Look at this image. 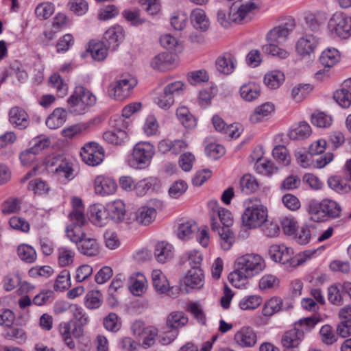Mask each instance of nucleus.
Segmentation results:
<instances>
[{"instance_id":"f257e3e1","label":"nucleus","mask_w":351,"mask_h":351,"mask_svg":"<svg viewBox=\"0 0 351 351\" xmlns=\"http://www.w3.org/2000/svg\"><path fill=\"white\" fill-rule=\"evenodd\" d=\"M234 270L228 276L232 286L241 289L248 284V279L258 274L265 267L264 259L258 254H247L239 257Z\"/></svg>"},{"instance_id":"f03ea898","label":"nucleus","mask_w":351,"mask_h":351,"mask_svg":"<svg viewBox=\"0 0 351 351\" xmlns=\"http://www.w3.org/2000/svg\"><path fill=\"white\" fill-rule=\"evenodd\" d=\"M84 227L68 226L66 230V236L72 242L77 243L81 254L86 256H96L100 252L99 245L95 239L86 235Z\"/></svg>"},{"instance_id":"7ed1b4c3","label":"nucleus","mask_w":351,"mask_h":351,"mask_svg":"<svg viewBox=\"0 0 351 351\" xmlns=\"http://www.w3.org/2000/svg\"><path fill=\"white\" fill-rule=\"evenodd\" d=\"M95 95L86 87L78 85L67 100L69 110L75 114H83L96 104Z\"/></svg>"},{"instance_id":"20e7f679","label":"nucleus","mask_w":351,"mask_h":351,"mask_svg":"<svg viewBox=\"0 0 351 351\" xmlns=\"http://www.w3.org/2000/svg\"><path fill=\"white\" fill-rule=\"evenodd\" d=\"M311 219L314 221H324L325 217L336 219L341 216V207L337 202L324 199L320 202L312 201L307 208Z\"/></svg>"},{"instance_id":"39448f33","label":"nucleus","mask_w":351,"mask_h":351,"mask_svg":"<svg viewBox=\"0 0 351 351\" xmlns=\"http://www.w3.org/2000/svg\"><path fill=\"white\" fill-rule=\"evenodd\" d=\"M267 208L259 199L250 200L248 206L242 215L243 225L248 228H256L262 226L268 217Z\"/></svg>"},{"instance_id":"423d86ee","label":"nucleus","mask_w":351,"mask_h":351,"mask_svg":"<svg viewBox=\"0 0 351 351\" xmlns=\"http://www.w3.org/2000/svg\"><path fill=\"white\" fill-rule=\"evenodd\" d=\"M256 8L254 2L249 1L241 4L239 7H231L228 12L219 9L217 13L218 22L224 27H228L232 22L241 23L250 12Z\"/></svg>"},{"instance_id":"0eeeda50","label":"nucleus","mask_w":351,"mask_h":351,"mask_svg":"<svg viewBox=\"0 0 351 351\" xmlns=\"http://www.w3.org/2000/svg\"><path fill=\"white\" fill-rule=\"evenodd\" d=\"M154 153V147L151 143L148 142L136 143L133 148L132 159L130 160V166L139 169L147 167L151 163Z\"/></svg>"},{"instance_id":"6e6552de","label":"nucleus","mask_w":351,"mask_h":351,"mask_svg":"<svg viewBox=\"0 0 351 351\" xmlns=\"http://www.w3.org/2000/svg\"><path fill=\"white\" fill-rule=\"evenodd\" d=\"M328 29L342 39L351 36V16H347L341 12L335 13L328 21Z\"/></svg>"},{"instance_id":"1a4fd4ad","label":"nucleus","mask_w":351,"mask_h":351,"mask_svg":"<svg viewBox=\"0 0 351 351\" xmlns=\"http://www.w3.org/2000/svg\"><path fill=\"white\" fill-rule=\"evenodd\" d=\"M137 84L136 80L130 76H122L109 86L108 93L111 97L117 100H123L128 97L131 90Z\"/></svg>"},{"instance_id":"9d476101","label":"nucleus","mask_w":351,"mask_h":351,"mask_svg":"<svg viewBox=\"0 0 351 351\" xmlns=\"http://www.w3.org/2000/svg\"><path fill=\"white\" fill-rule=\"evenodd\" d=\"M80 155L82 160L90 166L99 165L104 158V150L97 143L91 142L84 145Z\"/></svg>"},{"instance_id":"9b49d317","label":"nucleus","mask_w":351,"mask_h":351,"mask_svg":"<svg viewBox=\"0 0 351 351\" xmlns=\"http://www.w3.org/2000/svg\"><path fill=\"white\" fill-rule=\"evenodd\" d=\"M295 27V20L290 19L286 23L274 27L267 34V42L278 44L286 42Z\"/></svg>"},{"instance_id":"f8f14e48","label":"nucleus","mask_w":351,"mask_h":351,"mask_svg":"<svg viewBox=\"0 0 351 351\" xmlns=\"http://www.w3.org/2000/svg\"><path fill=\"white\" fill-rule=\"evenodd\" d=\"M183 83L177 81L167 85L163 93L158 98L157 104L164 109L169 108L174 103V97L178 95L182 91Z\"/></svg>"},{"instance_id":"ddd939ff","label":"nucleus","mask_w":351,"mask_h":351,"mask_svg":"<svg viewBox=\"0 0 351 351\" xmlns=\"http://www.w3.org/2000/svg\"><path fill=\"white\" fill-rule=\"evenodd\" d=\"M319 38L312 34H305L298 39L295 48L300 56H310L314 53L319 45Z\"/></svg>"},{"instance_id":"4468645a","label":"nucleus","mask_w":351,"mask_h":351,"mask_svg":"<svg viewBox=\"0 0 351 351\" xmlns=\"http://www.w3.org/2000/svg\"><path fill=\"white\" fill-rule=\"evenodd\" d=\"M50 141L48 138H43L36 141L34 145L21 152L19 155L20 160L23 165H27L33 162L36 156L43 149L49 147Z\"/></svg>"},{"instance_id":"2eb2a0df","label":"nucleus","mask_w":351,"mask_h":351,"mask_svg":"<svg viewBox=\"0 0 351 351\" xmlns=\"http://www.w3.org/2000/svg\"><path fill=\"white\" fill-rule=\"evenodd\" d=\"M183 285L186 293L191 289H199L204 285V274L201 267L191 268L183 279Z\"/></svg>"},{"instance_id":"dca6fc26","label":"nucleus","mask_w":351,"mask_h":351,"mask_svg":"<svg viewBox=\"0 0 351 351\" xmlns=\"http://www.w3.org/2000/svg\"><path fill=\"white\" fill-rule=\"evenodd\" d=\"M282 250L280 252V256L278 259V263L282 264H289L291 266H298L306 260L307 258H310L313 253L308 251H305L303 254H298L293 256V250L291 247H287L282 245Z\"/></svg>"},{"instance_id":"f3484780","label":"nucleus","mask_w":351,"mask_h":351,"mask_svg":"<svg viewBox=\"0 0 351 351\" xmlns=\"http://www.w3.org/2000/svg\"><path fill=\"white\" fill-rule=\"evenodd\" d=\"M124 38L123 28L120 25H114L106 31L104 35V42L109 49L114 51L123 41Z\"/></svg>"},{"instance_id":"a211bd4d","label":"nucleus","mask_w":351,"mask_h":351,"mask_svg":"<svg viewBox=\"0 0 351 351\" xmlns=\"http://www.w3.org/2000/svg\"><path fill=\"white\" fill-rule=\"evenodd\" d=\"M48 167H54L53 171L62 174L68 180L73 178V169L70 164L61 156L49 157L46 161Z\"/></svg>"},{"instance_id":"6ab92c4d","label":"nucleus","mask_w":351,"mask_h":351,"mask_svg":"<svg viewBox=\"0 0 351 351\" xmlns=\"http://www.w3.org/2000/svg\"><path fill=\"white\" fill-rule=\"evenodd\" d=\"M73 210L69 213V217L71 223L69 226H86L88 222L84 214V207L80 198L74 197L72 199Z\"/></svg>"},{"instance_id":"aec40b11","label":"nucleus","mask_w":351,"mask_h":351,"mask_svg":"<svg viewBox=\"0 0 351 351\" xmlns=\"http://www.w3.org/2000/svg\"><path fill=\"white\" fill-rule=\"evenodd\" d=\"M94 187L97 194L106 196L112 195L116 191L117 184L113 179L99 175L95 179Z\"/></svg>"},{"instance_id":"412c9836","label":"nucleus","mask_w":351,"mask_h":351,"mask_svg":"<svg viewBox=\"0 0 351 351\" xmlns=\"http://www.w3.org/2000/svg\"><path fill=\"white\" fill-rule=\"evenodd\" d=\"M293 308L291 302H285L279 297H273L269 299L263 308L264 316L270 317L280 311H288Z\"/></svg>"},{"instance_id":"4be33fe9","label":"nucleus","mask_w":351,"mask_h":351,"mask_svg":"<svg viewBox=\"0 0 351 351\" xmlns=\"http://www.w3.org/2000/svg\"><path fill=\"white\" fill-rule=\"evenodd\" d=\"M237 63V59L233 54L224 53L217 58L215 66L220 73L227 75L234 72Z\"/></svg>"},{"instance_id":"5701e85b","label":"nucleus","mask_w":351,"mask_h":351,"mask_svg":"<svg viewBox=\"0 0 351 351\" xmlns=\"http://www.w3.org/2000/svg\"><path fill=\"white\" fill-rule=\"evenodd\" d=\"M304 338V330L298 327L285 332L281 339L284 348L291 349L297 348Z\"/></svg>"},{"instance_id":"b1692460","label":"nucleus","mask_w":351,"mask_h":351,"mask_svg":"<svg viewBox=\"0 0 351 351\" xmlns=\"http://www.w3.org/2000/svg\"><path fill=\"white\" fill-rule=\"evenodd\" d=\"M211 228L213 230H217L220 237L221 246L224 250H228L234 242V237L233 232L229 228H220L217 225L215 217H211Z\"/></svg>"},{"instance_id":"393cba45","label":"nucleus","mask_w":351,"mask_h":351,"mask_svg":"<svg viewBox=\"0 0 351 351\" xmlns=\"http://www.w3.org/2000/svg\"><path fill=\"white\" fill-rule=\"evenodd\" d=\"M9 121L12 125L21 130L26 128L29 123L27 112L23 108L17 106L10 110Z\"/></svg>"},{"instance_id":"a878e982","label":"nucleus","mask_w":351,"mask_h":351,"mask_svg":"<svg viewBox=\"0 0 351 351\" xmlns=\"http://www.w3.org/2000/svg\"><path fill=\"white\" fill-rule=\"evenodd\" d=\"M107 211L109 217L116 223L123 222L126 216L124 203L119 199L107 204Z\"/></svg>"},{"instance_id":"bb28decb","label":"nucleus","mask_w":351,"mask_h":351,"mask_svg":"<svg viewBox=\"0 0 351 351\" xmlns=\"http://www.w3.org/2000/svg\"><path fill=\"white\" fill-rule=\"evenodd\" d=\"M234 340L242 347H251L256 342V335L252 328H243L234 335Z\"/></svg>"},{"instance_id":"cd10ccee","label":"nucleus","mask_w":351,"mask_h":351,"mask_svg":"<svg viewBox=\"0 0 351 351\" xmlns=\"http://www.w3.org/2000/svg\"><path fill=\"white\" fill-rule=\"evenodd\" d=\"M173 62V60L171 54L161 53L152 59L150 64L154 69L165 71L170 69Z\"/></svg>"},{"instance_id":"c85d7f7f","label":"nucleus","mask_w":351,"mask_h":351,"mask_svg":"<svg viewBox=\"0 0 351 351\" xmlns=\"http://www.w3.org/2000/svg\"><path fill=\"white\" fill-rule=\"evenodd\" d=\"M188 317L182 311H173L169 313L166 319V325L169 328L178 331V329L185 326Z\"/></svg>"},{"instance_id":"c756f323","label":"nucleus","mask_w":351,"mask_h":351,"mask_svg":"<svg viewBox=\"0 0 351 351\" xmlns=\"http://www.w3.org/2000/svg\"><path fill=\"white\" fill-rule=\"evenodd\" d=\"M191 21L197 29L206 31L209 27V20L206 12L201 8H195L191 13Z\"/></svg>"},{"instance_id":"7c9ffc66","label":"nucleus","mask_w":351,"mask_h":351,"mask_svg":"<svg viewBox=\"0 0 351 351\" xmlns=\"http://www.w3.org/2000/svg\"><path fill=\"white\" fill-rule=\"evenodd\" d=\"M66 111L64 109L61 108H56L46 119V125L52 130L60 128L66 121Z\"/></svg>"},{"instance_id":"2f4dec72","label":"nucleus","mask_w":351,"mask_h":351,"mask_svg":"<svg viewBox=\"0 0 351 351\" xmlns=\"http://www.w3.org/2000/svg\"><path fill=\"white\" fill-rule=\"evenodd\" d=\"M156 210L155 208L149 206L139 208L135 213V219L139 224L147 226L156 218Z\"/></svg>"},{"instance_id":"473e14b6","label":"nucleus","mask_w":351,"mask_h":351,"mask_svg":"<svg viewBox=\"0 0 351 351\" xmlns=\"http://www.w3.org/2000/svg\"><path fill=\"white\" fill-rule=\"evenodd\" d=\"M154 256L159 263H165L173 257V247L171 244L161 241L156 245Z\"/></svg>"},{"instance_id":"72a5a7b5","label":"nucleus","mask_w":351,"mask_h":351,"mask_svg":"<svg viewBox=\"0 0 351 351\" xmlns=\"http://www.w3.org/2000/svg\"><path fill=\"white\" fill-rule=\"evenodd\" d=\"M109 49L104 42L90 41L86 50L97 61H102L107 57Z\"/></svg>"},{"instance_id":"f704fd0d","label":"nucleus","mask_w":351,"mask_h":351,"mask_svg":"<svg viewBox=\"0 0 351 351\" xmlns=\"http://www.w3.org/2000/svg\"><path fill=\"white\" fill-rule=\"evenodd\" d=\"M90 216L93 223L98 226L104 225L109 217L107 206L94 205L90 207Z\"/></svg>"},{"instance_id":"c9c22d12","label":"nucleus","mask_w":351,"mask_h":351,"mask_svg":"<svg viewBox=\"0 0 351 351\" xmlns=\"http://www.w3.org/2000/svg\"><path fill=\"white\" fill-rule=\"evenodd\" d=\"M153 286L160 293H165L169 289V284L166 276L159 269L154 270L152 273Z\"/></svg>"},{"instance_id":"e433bc0d","label":"nucleus","mask_w":351,"mask_h":351,"mask_svg":"<svg viewBox=\"0 0 351 351\" xmlns=\"http://www.w3.org/2000/svg\"><path fill=\"white\" fill-rule=\"evenodd\" d=\"M284 81V73L278 70L269 71L264 76V83L270 89L278 88Z\"/></svg>"},{"instance_id":"4c0bfd02","label":"nucleus","mask_w":351,"mask_h":351,"mask_svg":"<svg viewBox=\"0 0 351 351\" xmlns=\"http://www.w3.org/2000/svg\"><path fill=\"white\" fill-rule=\"evenodd\" d=\"M340 59V55L337 49L335 48L326 49L322 51L319 56V62L324 66L330 68L335 65Z\"/></svg>"},{"instance_id":"58836bf2","label":"nucleus","mask_w":351,"mask_h":351,"mask_svg":"<svg viewBox=\"0 0 351 351\" xmlns=\"http://www.w3.org/2000/svg\"><path fill=\"white\" fill-rule=\"evenodd\" d=\"M198 231L199 228L196 223L186 221L179 225L177 234L180 239L187 240L192 238Z\"/></svg>"},{"instance_id":"ea45409f","label":"nucleus","mask_w":351,"mask_h":351,"mask_svg":"<svg viewBox=\"0 0 351 351\" xmlns=\"http://www.w3.org/2000/svg\"><path fill=\"white\" fill-rule=\"evenodd\" d=\"M260 88L254 83L245 84L240 88L241 97L247 101H252L260 96Z\"/></svg>"},{"instance_id":"a19ab883","label":"nucleus","mask_w":351,"mask_h":351,"mask_svg":"<svg viewBox=\"0 0 351 351\" xmlns=\"http://www.w3.org/2000/svg\"><path fill=\"white\" fill-rule=\"evenodd\" d=\"M311 132L309 124L305 121H301L291 129L289 136L293 139H304L310 136Z\"/></svg>"},{"instance_id":"79ce46f5","label":"nucleus","mask_w":351,"mask_h":351,"mask_svg":"<svg viewBox=\"0 0 351 351\" xmlns=\"http://www.w3.org/2000/svg\"><path fill=\"white\" fill-rule=\"evenodd\" d=\"M328 186L340 195H344L351 191V185L344 182L337 176H331L328 179Z\"/></svg>"},{"instance_id":"37998d69","label":"nucleus","mask_w":351,"mask_h":351,"mask_svg":"<svg viewBox=\"0 0 351 351\" xmlns=\"http://www.w3.org/2000/svg\"><path fill=\"white\" fill-rule=\"evenodd\" d=\"M176 115L180 123L186 128H193L196 125V119L185 106L177 109Z\"/></svg>"},{"instance_id":"c03bdc74","label":"nucleus","mask_w":351,"mask_h":351,"mask_svg":"<svg viewBox=\"0 0 351 351\" xmlns=\"http://www.w3.org/2000/svg\"><path fill=\"white\" fill-rule=\"evenodd\" d=\"M103 138L108 143L121 145L127 138V133L121 129H113L104 132Z\"/></svg>"},{"instance_id":"a18cd8bd","label":"nucleus","mask_w":351,"mask_h":351,"mask_svg":"<svg viewBox=\"0 0 351 351\" xmlns=\"http://www.w3.org/2000/svg\"><path fill=\"white\" fill-rule=\"evenodd\" d=\"M274 110V106L271 103H265L254 110V112L250 115V120L253 123L261 121L265 117L268 116Z\"/></svg>"},{"instance_id":"49530a36","label":"nucleus","mask_w":351,"mask_h":351,"mask_svg":"<svg viewBox=\"0 0 351 351\" xmlns=\"http://www.w3.org/2000/svg\"><path fill=\"white\" fill-rule=\"evenodd\" d=\"M5 339L22 343L26 340V333L24 330L17 326L8 327L3 333Z\"/></svg>"},{"instance_id":"de8ad7c7","label":"nucleus","mask_w":351,"mask_h":351,"mask_svg":"<svg viewBox=\"0 0 351 351\" xmlns=\"http://www.w3.org/2000/svg\"><path fill=\"white\" fill-rule=\"evenodd\" d=\"M239 184L241 191L246 195L255 192L258 188L257 180L250 174H245L241 178Z\"/></svg>"},{"instance_id":"09e8293b","label":"nucleus","mask_w":351,"mask_h":351,"mask_svg":"<svg viewBox=\"0 0 351 351\" xmlns=\"http://www.w3.org/2000/svg\"><path fill=\"white\" fill-rule=\"evenodd\" d=\"M17 252L19 258L27 263H32L36 259V252L30 245L23 244L18 247Z\"/></svg>"},{"instance_id":"8fccbe9b","label":"nucleus","mask_w":351,"mask_h":351,"mask_svg":"<svg viewBox=\"0 0 351 351\" xmlns=\"http://www.w3.org/2000/svg\"><path fill=\"white\" fill-rule=\"evenodd\" d=\"M103 324L104 328L110 332H117L121 328V321L114 313H110L104 318Z\"/></svg>"},{"instance_id":"3c124183","label":"nucleus","mask_w":351,"mask_h":351,"mask_svg":"<svg viewBox=\"0 0 351 351\" xmlns=\"http://www.w3.org/2000/svg\"><path fill=\"white\" fill-rule=\"evenodd\" d=\"M138 278H130V285H128L130 292L135 296H141L145 290V278L141 274L137 275Z\"/></svg>"},{"instance_id":"603ef678","label":"nucleus","mask_w":351,"mask_h":351,"mask_svg":"<svg viewBox=\"0 0 351 351\" xmlns=\"http://www.w3.org/2000/svg\"><path fill=\"white\" fill-rule=\"evenodd\" d=\"M102 303V295L98 290L88 291L86 295L85 305L88 308H99Z\"/></svg>"},{"instance_id":"864d4df0","label":"nucleus","mask_w":351,"mask_h":351,"mask_svg":"<svg viewBox=\"0 0 351 351\" xmlns=\"http://www.w3.org/2000/svg\"><path fill=\"white\" fill-rule=\"evenodd\" d=\"M75 252L67 247L58 249V263L61 267H66L73 263Z\"/></svg>"},{"instance_id":"5fc2aeb1","label":"nucleus","mask_w":351,"mask_h":351,"mask_svg":"<svg viewBox=\"0 0 351 351\" xmlns=\"http://www.w3.org/2000/svg\"><path fill=\"white\" fill-rule=\"evenodd\" d=\"M278 43H268L263 47V51L280 59H285L289 56V52L278 46Z\"/></svg>"},{"instance_id":"6e6d98bb","label":"nucleus","mask_w":351,"mask_h":351,"mask_svg":"<svg viewBox=\"0 0 351 351\" xmlns=\"http://www.w3.org/2000/svg\"><path fill=\"white\" fill-rule=\"evenodd\" d=\"M53 12L54 5L50 2L40 3L35 9V14L40 20L49 18Z\"/></svg>"},{"instance_id":"4d7b16f0","label":"nucleus","mask_w":351,"mask_h":351,"mask_svg":"<svg viewBox=\"0 0 351 351\" xmlns=\"http://www.w3.org/2000/svg\"><path fill=\"white\" fill-rule=\"evenodd\" d=\"M341 292L342 291L339 283L329 287L328 289V301L334 305H341L343 304V298Z\"/></svg>"},{"instance_id":"13d9d810","label":"nucleus","mask_w":351,"mask_h":351,"mask_svg":"<svg viewBox=\"0 0 351 351\" xmlns=\"http://www.w3.org/2000/svg\"><path fill=\"white\" fill-rule=\"evenodd\" d=\"M334 99L342 108H348L351 105V93L345 88L339 89L334 93Z\"/></svg>"},{"instance_id":"bf43d9fd","label":"nucleus","mask_w":351,"mask_h":351,"mask_svg":"<svg viewBox=\"0 0 351 351\" xmlns=\"http://www.w3.org/2000/svg\"><path fill=\"white\" fill-rule=\"evenodd\" d=\"M71 329L69 322H62L59 325V332L63 341L70 349H73L75 345L71 338Z\"/></svg>"},{"instance_id":"052dcab7","label":"nucleus","mask_w":351,"mask_h":351,"mask_svg":"<svg viewBox=\"0 0 351 351\" xmlns=\"http://www.w3.org/2000/svg\"><path fill=\"white\" fill-rule=\"evenodd\" d=\"M272 154L274 158L278 162H282L283 166H287L290 163L291 157L285 146H276Z\"/></svg>"},{"instance_id":"680f3d73","label":"nucleus","mask_w":351,"mask_h":351,"mask_svg":"<svg viewBox=\"0 0 351 351\" xmlns=\"http://www.w3.org/2000/svg\"><path fill=\"white\" fill-rule=\"evenodd\" d=\"M311 123L318 128H326L331 125L332 118L322 112H315L311 115Z\"/></svg>"},{"instance_id":"e2e57ef3","label":"nucleus","mask_w":351,"mask_h":351,"mask_svg":"<svg viewBox=\"0 0 351 351\" xmlns=\"http://www.w3.org/2000/svg\"><path fill=\"white\" fill-rule=\"evenodd\" d=\"M70 273L68 270H62L58 276L54 284V289L63 291L70 287Z\"/></svg>"},{"instance_id":"0e129e2a","label":"nucleus","mask_w":351,"mask_h":351,"mask_svg":"<svg viewBox=\"0 0 351 351\" xmlns=\"http://www.w3.org/2000/svg\"><path fill=\"white\" fill-rule=\"evenodd\" d=\"M311 88L309 84H298L293 88L291 97L297 102L302 101L308 95Z\"/></svg>"},{"instance_id":"69168bd1","label":"nucleus","mask_w":351,"mask_h":351,"mask_svg":"<svg viewBox=\"0 0 351 351\" xmlns=\"http://www.w3.org/2000/svg\"><path fill=\"white\" fill-rule=\"evenodd\" d=\"M261 298L257 295H250L243 298L239 302L242 310H252L256 308L261 304Z\"/></svg>"},{"instance_id":"338daca9","label":"nucleus","mask_w":351,"mask_h":351,"mask_svg":"<svg viewBox=\"0 0 351 351\" xmlns=\"http://www.w3.org/2000/svg\"><path fill=\"white\" fill-rule=\"evenodd\" d=\"M69 5L72 12L82 16L88 10V3L86 0H70Z\"/></svg>"},{"instance_id":"774afa93","label":"nucleus","mask_w":351,"mask_h":351,"mask_svg":"<svg viewBox=\"0 0 351 351\" xmlns=\"http://www.w3.org/2000/svg\"><path fill=\"white\" fill-rule=\"evenodd\" d=\"M187 184L183 180L175 182L169 189V194L173 198H178L182 196L187 189Z\"/></svg>"}]
</instances>
